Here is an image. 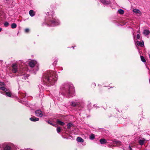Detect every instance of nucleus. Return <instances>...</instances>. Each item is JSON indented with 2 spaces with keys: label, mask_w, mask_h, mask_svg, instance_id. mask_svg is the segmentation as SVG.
I'll use <instances>...</instances> for the list:
<instances>
[{
  "label": "nucleus",
  "mask_w": 150,
  "mask_h": 150,
  "mask_svg": "<svg viewBox=\"0 0 150 150\" xmlns=\"http://www.w3.org/2000/svg\"><path fill=\"white\" fill-rule=\"evenodd\" d=\"M54 73L52 71H50L44 74L43 77V81L49 86L53 85L57 79L56 76L54 75Z\"/></svg>",
  "instance_id": "obj_1"
},
{
  "label": "nucleus",
  "mask_w": 150,
  "mask_h": 150,
  "mask_svg": "<svg viewBox=\"0 0 150 150\" xmlns=\"http://www.w3.org/2000/svg\"><path fill=\"white\" fill-rule=\"evenodd\" d=\"M65 89L67 91L68 93L69 94H71L74 92V89L73 86L72 85H69V84L67 85L65 87Z\"/></svg>",
  "instance_id": "obj_2"
},
{
  "label": "nucleus",
  "mask_w": 150,
  "mask_h": 150,
  "mask_svg": "<svg viewBox=\"0 0 150 150\" xmlns=\"http://www.w3.org/2000/svg\"><path fill=\"white\" fill-rule=\"evenodd\" d=\"M29 64L31 67H33L35 66L38 67V64L36 61L34 60H32L30 62Z\"/></svg>",
  "instance_id": "obj_3"
},
{
  "label": "nucleus",
  "mask_w": 150,
  "mask_h": 150,
  "mask_svg": "<svg viewBox=\"0 0 150 150\" xmlns=\"http://www.w3.org/2000/svg\"><path fill=\"white\" fill-rule=\"evenodd\" d=\"M35 115L37 116L42 117L43 115L42 112L40 110H38L35 111Z\"/></svg>",
  "instance_id": "obj_4"
},
{
  "label": "nucleus",
  "mask_w": 150,
  "mask_h": 150,
  "mask_svg": "<svg viewBox=\"0 0 150 150\" xmlns=\"http://www.w3.org/2000/svg\"><path fill=\"white\" fill-rule=\"evenodd\" d=\"M12 72L13 73H16L17 71V67L16 64H13L12 65Z\"/></svg>",
  "instance_id": "obj_5"
},
{
  "label": "nucleus",
  "mask_w": 150,
  "mask_h": 150,
  "mask_svg": "<svg viewBox=\"0 0 150 150\" xmlns=\"http://www.w3.org/2000/svg\"><path fill=\"white\" fill-rule=\"evenodd\" d=\"M4 82H0V89H1L4 91H7V89L4 86Z\"/></svg>",
  "instance_id": "obj_6"
},
{
  "label": "nucleus",
  "mask_w": 150,
  "mask_h": 150,
  "mask_svg": "<svg viewBox=\"0 0 150 150\" xmlns=\"http://www.w3.org/2000/svg\"><path fill=\"white\" fill-rule=\"evenodd\" d=\"M51 23L52 26H54L58 25L59 24V22L57 20L54 19L51 21Z\"/></svg>",
  "instance_id": "obj_7"
},
{
  "label": "nucleus",
  "mask_w": 150,
  "mask_h": 150,
  "mask_svg": "<svg viewBox=\"0 0 150 150\" xmlns=\"http://www.w3.org/2000/svg\"><path fill=\"white\" fill-rule=\"evenodd\" d=\"M143 33L145 35L147 36L149 35L150 34V31H149V30H148L145 29L144 30Z\"/></svg>",
  "instance_id": "obj_8"
},
{
  "label": "nucleus",
  "mask_w": 150,
  "mask_h": 150,
  "mask_svg": "<svg viewBox=\"0 0 150 150\" xmlns=\"http://www.w3.org/2000/svg\"><path fill=\"white\" fill-rule=\"evenodd\" d=\"M30 119L31 121L34 122L38 121L39 120V119L38 118L36 117H31L30 118Z\"/></svg>",
  "instance_id": "obj_9"
},
{
  "label": "nucleus",
  "mask_w": 150,
  "mask_h": 150,
  "mask_svg": "<svg viewBox=\"0 0 150 150\" xmlns=\"http://www.w3.org/2000/svg\"><path fill=\"white\" fill-rule=\"evenodd\" d=\"M137 43L138 45L141 47H143L144 45L143 42L137 41Z\"/></svg>",
  "instance_id": "obj_10"
},
{
  "label": "nucleus",
  "mask_w": 150,
  "mask_h": 150,
  "mask_svg": "<svg viewBox=\"0 0 150 150\" xmlns=\"http://www.w3.org/2000/svg\"><path fill=\"white\" fill-rule=\"evenodd\" d=\"M30 15L31 16H33L35 14V12L33 10H30L29 12Z\"/></svg>",
  "instance_id": "obj_11"
},
{
  "label": "nucleus",
  "mask_w": 150,
  "mask_h": 150,
  "mask_svg": "<svg viewBox=\"0 0 150 150\" xmlns=\"http://www.w3.org/2000/svg\"><path fill=\"white\" fill-rule=\"evenodd\" d=\"M57 123L59 125L63 126L64 125V123L60 121L59 120H57Z\"/></svg>",
  "instance_id": "obj_12"
},
{
  "label": "nucleus",
  "mask_w": 150,
  "mask_h": 150,
  "mask_svg": "<svg viewBox=\"0 0 150 150\" xmlns=\"http://www.w3.org/2000/svg\"><path fill=\"white\" fill-rule=\"evenodd\" d=\"M77 140L80 142H84L83 139L80 137H78L76 139Z\"/></svg>",
  "instance_id": "obj_13"
},
{
  "label": "nucleus",
  "mask_w": 150,
  "mask_h": 150,
  "mask_svg": "<svg viewBox=\"0 0 150 150\" xmlns=\"http://www.w3.org/2000/svg\"><path fill=\"white\" fill-rule=\"evenodd\" d=\"M100 143L102 144H105L106 142V141L105 139H102L100 140Z\"/></svg>",
  "instance_id": "obj_14"
},
{
  "label": "nucleus",
  "mask_w": 150,
  "mask_h": 150,
  "mask_svg": "<svg viewBox=\"0 0 150 150\" xmlns=\"http://www.w3.org/2000/svg\"><path fill=\"white\" fill-rule=\"evenodd\" d=\"M100 1L104 4H108L110 3V1H106L105 0H100Z\"/></svg>",
  "instance_id": "obj_15"
},
{
  "label": "nucleus",
  "mask_w": 150,
  "mask_h": 150,
  "mask_svg": "<svg viewBox=\"0 0 150 150\" xmlns=\"http://www.w3.org/2000/svg\"><path fill=\"white\" fill-rule=\"evenodd\" d=\"M4 150H11V147L8 145H6L4 148Z\"/></svg>",
  "instance_id": "obj_16"
},
{
  "label": "nucleus",
  "mask_w": 150,
  "mask_h": 150,
  "mask_svg": "<svg viewBox=\"0 0 150 150\" xmlns=\"http://www.w3.org/2000/svg\"><path fill=\"white\" fill-rule=\"evenodd\" d=\"M133 11L137 13H141L140 11L139 10L136 9H134Z\"/></svg>",
  "instance_id": "obj_17"
},
{
  "label": "nucleus",
  "mask_w": 150,
  "mask_h": 150,
  "mask_svg": "<svg viewBox=\"0 0 150 150\" xmlns=\"http://www.w3.org/2000/svg\"><path fill=\"white\" fill-rule=\"evenodd\" d=\"M145 141L143 139H140L139 141V143L141 145H142L144 143Z\"/></svg>",
  "instance_id": "obj_18"
},
{
  "label": "nucleus",
  "mask_w": 150,
  "mask_h": 150,
  "mask_svg": "<svg viewBox=\"0 0 150 150\" xmlns=\"http://www.w3.org/2000/svg\"><path fill=\"white\" fill-rule=\"evenodd\" d=\"M118 12L119 13L121 14H124V12L123 10L121 9L118 10Z\"/></svg>",
  "instance_id": "obj_19"
},
{
  "label": "nucleus",
  "mask_w": 150,
  "mask_h": 150,
  "mask_svg": "<svg viewBox=\"0 0 150 150\" xmlns=\"http://www.w3.org/2000/svg\"><path fill=\"white\" fill-rule=\"evenodd\" d=\"M72 126H73V125L71 123H69V124H68L67 125V128L68 129H70V128H71V127H72Z\"/></svg>",
  "instance_id": "obj_20"
},
{
  "label": "nucleus",
  "mask_w": 150,
  "mask_h": 150,
  "mask_svg": "<svg viewBox=\"0 0 150 150\" xmlns=\"http://www.w3.org/2000/svg\"><path fill=\"white\" fill-rule=\"evenodd\" d=\"M16 24L15 23H12L11 25V27L12 28H15L16 27Z\"/></svg>",
  "instance_id": "obj_21"
},
{
  "label": "nucleus",
  "mask_w": 150,
  "mask_h": 150,
  "mask_svg": "<svg viewBox=\"0 0 150 150\" xmlns=\"http://www.w3.org/2000/svg\"><path fill=\"white\" fill-rule=\"evenodd\" d=\"M6 96L8 97H11V93L10 92H6Z\"/></svg>",
  "instance_id": "obj_22"
},
{
  "label": "nucleus",
  "mask_w": 150,
  "mask_h": 150,
  "mask_svg": "<svg viewBox=\"0 0 150 150\" xmlns=\"http://www.w3.org/2000/svg\"><path fill=\"white\" fill-rule=\"evenodd\" d=\"M61 128L60 127H58L57 128V130L58 133L60 132L61 131Z\"/></svg>",
  "instance_id": "obj_23"
},
{
  "label": "nucleus",
  "mask_w": 150,
  "mask_h": 150,
  "mask_svg": "<svg viewBox=\"0 0 150 150\" xmlns=\"http://www.w3.org/2000/svg\"><path fill=\"white\" fill-rule=\"evenodd\" d=\"M95 138L94 135L93 134H91V135L90 136V139H93Z\"/></svg>",
  "instance_id": "obj_24"
},
{
  "label": "nucleus",
  "mask_w": 150,
  "mask_h": 150,
  "mask_svg": "<svg viewBox=\"0 0 150 150\" xmlns=\"http://www.w3.org/2000/svg\"><path fill=\"white\" fill-rule=\"evenodd\" d=\"M141 60L143 62H146V60H145V58H144V57H143L142 56H141Z\"/></svg>",
  "instance_id": "obj_25"
},
{
  "label": "nucleus",
  "mask_w": 150,
  "mask_h": 150,
  "mask_svg": "<svg viewBox=\"0 0 150 150\" xmlns=\"http://www.w3.org/2000/svg\"><path fill=\"white\" fill-rule=\"evenodd\" d=\"M76 105V103L74 102H72V104H71V105L72 106H75Z\"/></svg>",
  "instance_id": "obj_26"
},
{
  "label": "nucleus",
  "mask_w": 150,
  "mask_h": 150,
  "mask_svg": "<svg viewBox=\"0 0 150 150\" xmlns=\"http://www.w3.org/2000/svg\"><path fill=\"white\" fill-rule=\"evenodd\" d=\"M8 25L9 23L8 22H6L4 23V25L6 27L8 26Z\"/></svg>",
  "instance_id": "obj_27"
},
{
  "label": "nucleus",
  "mask_w": 150,
  "mask_h": 150,
  "mask_svg": "<svg viewBox=\"0 0 150 150\" xmlns=\"http://www.w3.org/2000/svg\"><path fill=\"white\" fill-rule=\"evenodd\" d=\"M48 123L50 124V125H52L53 126H56V125H54L52 123H51L50 121H48Z\"/></svg>",
  "instance_id": "obj_28"
},
{
  "label": "nucleus",
  "mask_w": 150,
  "mask_h": 150,
  "mask_svg": "<svg viewBox=\"0 0 150 150\" xmlns=\"http://www.w3.org/2000/svg\"><path fill=\"white\" fill-rule=\"evenodd\" d=\"M29 31V29L28 28H27V29H26L25 30V32H28Z\"/></svg>",
  "instance_id": "obj_29"
},
{
  "label": "nucleus",
  "mask_w": 150,
  "mask_h": 150,
  "mask_svg": "<svg viewBox=\"0 0 150 150\" xmlns=\"http://www.w3.org/2000/svg\"><path fill=\"white\" fill-rule=\"evenodd\" d=\"M137 38L138 39H139L140 38V35L139 34H137Z\"/></svg>",
  "instance_id": "obj_30"
},
{
  "label": "nucleus",
  "mask_w": 150,
  "mask_h": 150,
  "mask_svg": "<svg viewBox=\"0 0 150 150\" xmlns=\"http://www.w3.org/2000/svg\"><path fill=\"white\" fill-rule=\"evenodd\" d=\"M0 147L1 148H2L3 147V144H2L0 145Z\"/></svg>",
  "instance_id": "obj_31"
},
{
  "label": "nucleus",
  "mask_w": 150,
  "mask_h": 150,
  "mask_svg": "<svg viewBox=\"0 0 150 150\" xmlns=\"http://www.w3.org/2000/svg\"><path fill=\"white\" fill-rule=\"evenodd\" d=\"M129 148L130 150H132V149L130 147V146H129Z\"/></svg>",
  "instance_id": "obj_32"
},
{
  "label": "nucleus",
  "mask_w": 150,
  "mask_h": 150,
  "mask_svg": "<svg viewBox=\"0 0 150 150\" xmlns=\"http://www.w3.org/2000/svg\"><path fill=\"white\" fill-rule=\"evenodd\" d=\"M2 30V29L1 28H0V32Z\"/></svg>",
  "instance_id": "obj_33"
}]
</instances>
